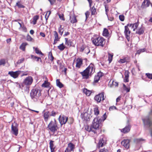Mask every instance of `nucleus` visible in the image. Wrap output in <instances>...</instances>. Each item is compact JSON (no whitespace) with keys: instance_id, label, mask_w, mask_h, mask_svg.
Wrapping results in <instances>:
<instances>
[{"instance_id":"43","label":"nucleus","mask_w":152,"mask_h":152,"mask_svg":"<svg viewBox=\"0 0 152 152\" xmlns=\"http://www.w3.org/2000/svg\"><path fill=\"white\" fill-rule=\"evenodd\" d=\"M145 48L140 49L137 51V53L139 54L141 53L144 52L145 51Z\"/></svg>"},{"instance_id":"23","label":"nucleus","mask_w":152,"mask_h":152,"mask_svg":"<svg viewBox=\"0 0 152 152\" xmlns=\"http://www.w3.org/2000/svg\"><path fill=\"white\" fill-rule=\"evenodd\" d=\"M76 61V67L79 68L82 64L83 61L81 59L78 58L77 59Z\"/></svg>"},{"instance_id":"31","label":"nucleus","mask_w":152,"mask_h":152,"mask_svg":"<svg viewBox=\"0 0 152 152\" xmlns=\"http://www.w3.org/2000/svg\"><path fill=\"white\" fill-rule=\"evenodd\" d=\"M27 45L26 43H23L20 47V49L23 51L25 50L26 46Z\"/></svg>"},{"instance_id":"44","label":"nucleus","mask_w":152,"mask_h":152,"mask_svg":"<svg viewBox=\"0 0 152 152\" xmlns=\"http://www.w3.org/2000/svg\"><path fill=\"white\" fill-rule=\"evenodd\" d=\"M35 51L36 53L37 54H39L42 56L43 55V54L39 50L38 48H35Z\"/></svg>"},{"instance_id":"25","label":"nucleus","mask_w":152,"mask_h":152,"mask_svg":"<svg viewBox=\"0 0 152 152\" xmlns=\"http://www.w3.org/2000/svg\"><path fill=\"white\" fill-rule=\"evenodd\" d=\"M49 116H50V113L49 111L45 113L44 114V117L45 121L47 122L48 121Z\"/></svg>"},{"instance_id":"46","label":"nucleus","mask_w":152,"mask_h":152,"mask_svg":"<svg viewBox=\"0 0 152 152\" xmlns=\"http://www.w3.org/2000/svg\"><path fill=\"white\" fill-rule=\"evenodd\" d=\"M123 87L124 90H126L127 92H129L130 91V88L129 87H127L125 85H123Z\"/></svg>"},{"instance_id":"64","label":"nucleus","mask_w":152,"mask_h":152,"mask_svg":"<svg viewBox=\"0 0 152 152\" xmlns=\"http://www.w3.org/2000/svg\"><path fill=\"white\" fill-rule=\"evenodd\" d=\"M59 41V39H55L54 40V43L53 44L54 45L57 42V41Z\"/></svg>"},{"instance_id":"32","label":"nucleus","mask_w":152,"mask_h":152,"mask_svg":"<svg viewBox=\"0 0 152 152\" xmlns=\"http://www.w3.org/2000/svg\"><path fill=\"white\" fill-rule=\"evenodd\" d=\"M68 39H65L66 42L65 44L67 45L68 46L70 47L72 46V42L70 40H68Z\"/></svg>"},{"instance_id":"34","label":"nucleus","mask_w":152,"mask_h":152,"mask_svg":"<svg viewBox=\"0 0 152 152\" xmlns=\"http://www.w3.org/2000/svg\"><path fill=\"white\" fill-rule=\"evenodd\" d=\"M108 60L109 61V63H110L112 61V59L113 56V53H108Z\"/></svg>"},{"instance_id":"10","label":"nucleus","mask_w":152,"mask_h":152,"mask_svg":"<svg viewBox=\"0 0 152 152\" xmlns=\"http://www.w3.org/2000/svg\"><path fill=\"white\" fill-rule=\"evenodd\" d=\"M129 24L125 26L124 34L126 38H129L131 35L130 31L129 30L128 27Z\"/></svg>"},{"instance_id":"7","label":"nucleus","mask_w":152,"mask_h":152,"mask_svg":"<svg viewBox=\"0 0 152 152\" xmlns=\"http://www.w3.org/2000/svg\"><path fill=\"white\" fill-rule=\"evenodd\" d=\"M33 80L32 77L29 76L25 78L23 81V83L26 86H30L32 84Z\"/></svg>"},{"instance_id":"6","label":"nucleus","mask_w":152,"mask_h":152,"mask_svg":"<svg viewBox=\"0 0 152 152\" xmlns=\"http://www.w3.org/2000/svg\"><path fill=\"white\" fill-rule=\"evenodd\" d=\"M104 39H93L92 40L93 43L95 45L97 46L101 45L103 46Z\"/></svg>"},{"instance_id":"51","label":"nucleus","mask_w":152,"mask_h":152,"mask_svg":"<svg viewBox=\"0 0 152 152\" xmlns=\"http://www.w3.org/2000/svg\"><path fill=\"white\" fill-rule=\"evenodd\" d=\"M5 64V61L4 59H2L0 60V65H4Z\"/></svg>"},{"instance_id":"19","label":"nucleus","mask_w":152,"mask_h":152,"mask_svg":"<svg viewBox=\"0 0 152 152\" xmlns=\"http://www.w3.org/2000/svg\"><path fill=\"white\" fill-rule=\"evenodd\" d=\"M105 144V142L103 139V137L102 136L99 140L98 145V147L99 148L102 147Z\"/></svg>"},{"instance_id":"35","label":"nucleus","mask_w":152,"mask_h":152,"mask_svg":"<svg viewBox=\"0 0 152 152\" xmlns=\"http://www.w3.org/2000/svg\"><path fill=\"white\" fill-rule=\"evenodd\" d=\"M66 47L63 43L60 44L58 46V48L61 51H63L65 48Z\"/></svg>"},{"instance_id":"63","label":"nucleus","mask_w":152,"mask_h":152,"mask_svg":"<svg viewBox=\"0 0 152 152\" xmlns=\"http://www.w3.org/2000/svg\"><path fill=\"white\" fill-rule=\"evenodd\" d=\"M103 1H104V3L105 4L110 2L111 0H103Z\"/></svg>"},{"instance_id":"20","label":"nucleus","mask_w":152,"mask_h":152,"mask_svg":"<svg viewBox=\"0 0 152 152\" xmlns=\"http://www.w3.org/2000/svg\"><path fill=\"white\" fill-rule=\"evenodd\" d=\"M85 129L87 131L89 132H93L94 134L97 133V132L96 130H94L93 129L92 127L91 126L89 127L88 125H86L85 126Z\"/></svg>"},{"instance_id":"61","label":"nucleus","mask_w":152,"mask_h":152,"mask_svg":"<svg viewBox=\"0 0 152 152\" xmlns=\"http://www.w3.org/2000/svg\"><path fill=\"white\" fill-rule=\"evenodd\" d=\"M90 15V12L88 11H86L85 13V15L86 16V18H88Z\"/></svg>"},{"instance_id":"13","label":"nucleus","mask_w":152,"mask_h":152,"mask_svg":"<svg viewBox=\"0 0 152 152\" xmlns=\"http://www.w3.org/2000/svg\"><path fill=\"white\" fill-rule=\"evenodd\" d=\"M129 140L128 139L124 140L121 142V144L126 148H128L129 147Z\"/></svg>"},{"instance_id":"2","label":"nucleus","mask_w":152,"mask_h":152,"mask_svg":"<svg viewBox=\"0 0 152 152\" xmlns=\"http://www.w3.org/2000/svg\"><path fill=\"white\" fill-rule=\"evenodd\" d=\"M103 119L102 120L99 117H96L94 119L91 126L94 130L96 132V130L101 126L102 121H104L106 119L107 117L106 113L103 115Z\"/></svg>"},{"instance_id":"62","label":"nucleus","mask_w":152,"mask_h":152,"mask_svg":"<svg viewBox=\"0 0 152 152\" xmlns=\"http://www.w3.org/2000/svg\"><path fill=\"white\" fill-rule=\"evenodd\" d=\"M40 35L42 37H45V34L44 33L41 32L40 33Z\"/></svg>"},{"instance_id":"37","label":"nucleus","mask_w":152,"mask_h":152,"mask_svg":"<svg viewBox=\"0 0 152 152\" xmlns=\"http://www.w3.org/2000/svg\"><path fill=\"white\" fill-rule=\"evenodd\" d=\"M48 58L51 61H52L54 58V57L53 56L52 53L51 51L49 52L48 55Z\"/></svg>"},{"instance_id":"58","label":"nucleus","mask_w":152,"mask_h":152,"mask_svg":"<svg viewBox=\"0 0 152 152\" xmlns=\"http://www.w3.org/2000/svg\"><path fill=\"white\" fill-rule=\"evenodd\" d=\"M116 109V107L115 106L111 107L109 108V110L110 111H112Z\"/></svg>"},{"instance_id":"24","label":"nucleus","mask_w":152,"mask_h":152,"mask_svg":"<svg viewBox=\"0 0 152 152\" xmlns=\"http://www.w3.org/2000/svg\"><path fill=\"white\" fill-rule=\"evenodd\" d=\"M129 24V26L130 27L132 26V28L133 29V31H135V30L137 29L139 25L138 23H136L134 24Z\"/></svg>"},{"instance_id":"27","label":"nucleus","mask_w":152,"mask_h":152,"mask_svg":"<svg viewBox=\"0 0 152 152\" xmlns=\"http://www.w3.org/2000/svg\"><path fill=\"white\" fill-rule=\"evenodd\" d=\"M90 7V10L91 12V15H95L97 14L96 12V8H95L94 6L92 7Z\"/></svg>"},{"instance_id":"39","label":"nucleus","mask_w":152,"mask_h":152,"mask_svg":"<svg viewBox=\"0 0 152 152\" xmlns=\"http://www.w3.org/2000/svg\"><path fill=\"white\" fill-rule=\"evenodd\" d=\"M58 15L60 19L64 21L65 20V18H64V15L63 14H60L58 13Z\"/></svg>"},{"instance_id":"60","label":"nucleus","mask_w":152,"mask_h":152,"mask_svg":"<svg viewBox=\"0 0 152 152\" xmlns=\"http://www.w3.org/2000/svg\"><path fill=\"white\" fill-rule=\"evenodd\" d=\"M99 152H109V151L107 149H103L100 150Z\"/></svg>"},{"instance_id":"48","label":"nucleus","mask_w":152,"mask_h":152,"mask_svg":"<svg viewBox=\"0 0 152 152\" xmlns=\"http://www.w3.org/2000/svg\"><path fill=\"white\" fill-rule=\"evenodd\" d=\"M100 78L97 75L95 76L94 78V82L95 83L98 82Z\"/></svg>"},{"instance_id":"38","label":"nucleus","mask_w":152,"mask_h":152,"mask_svg":"<svg viewBox=\"0 0 152 152\" xmlns=\"http://www.w3.org/2000/svg\"><path fill=\"white\" fill-rule=\"evenodd\" d=\"M118 86V83L115 81H113L112 82V85H110V86L111 87H116Z\"/></svg>"},{"instance_id":"59","label":"nucleus","mask_w":152,"mask_h":152,"mask_svg":"<svg viewBox=\"0 0 152 152\" xmlns=\"http://www.w3.org/2000/svg\"><path fill=\"white\" fill-rule=\"evenodd\" d=\"M89 4V6L90 7H91V6L92 4L93 3V1L92 0H87Z\"/></svg>"},{"instance_id":"30","label":"nucleus","mask_w":152,"mask_h":152,"mask_svg":"<svg viewBox=\"0 0 152 152\" xmlns=\"http://www.w3.org/2000/svg\"><path fill=\"white\" fill-rule=\"evenodd\" d=\"M39 16L38 15H36L33 17L32 20V22L33 24L35 25L36 24L37 21L39 19Z\"/></svg>"},{"instance_id":"17","label":"nucleus","mask_w":152,"mask_h":152,"mask_svg":"<svg viewBox=\"0 0 152 152\" xmlns=\"http://www.w3.org/2000/svg\"><path fill=\"white\" fill-rule=\"evenodd\" d=\"M70 20L71 23L74 24L76 23L77 22V20L76 16L74 14L72 16H70Z\"/></svg>"},{"instance_id":"54","label":"nucleus","mask_w":152,"mask_h":152,"mask_svg":"<svg viewBox=\"0 0 152 152\" xmlns=\"http://www.w3.org/2000/svg\"><path fill=\"white\" fill-rule=\"evenodd\" d=\"M56 114V113L54 111H53L51 114H50V116H55Z\"/></svg>"},{"instance_id":"3","label":"nucleus","mask_w":152,"mask_h":152,"mask_svg":"<svg viewBox=\"0 0 152 152\" xmlns=\"http://www.w3.org/2000/svg\"><path fill=\"white\" fill-rule=\"evenodd\" d=\"M48 128L51 132L55 133L58 128L57 123L55 119L51 121L48 125Z\"/></svg>"},{"instance_id":"16","label":"nucleus","mask_w":152,"mask_h":152,"mask_svg":"<svg viewBox=\"0 0 152 152\" xmlns=\"http://www.w3.org/2000/svg\"><path fill=\"white\" fill-rule=\"evenodd\" d=\"M151 2L150 0L144 1L142 4L141 7L143 8L148 7L149 6Z\"/></svg>"},{"instance_id":"36","label":"nucleus","mask_w":152,"mask_h":152,"mask_svg":"<svg viewBox=\"0 0 152 152\" xmlns=\"http://www.w3.org/2000/svg\"><path fill=\"white\" fill-rule=\"evenodd\" d=\"M84 50H85V51L86 50H88V51L87 52L85 51V53L87 54H88L90 52V50L88 47H86L85 48H84L83 46L81 48V51H83Z\"/></svg>"},{"instance_id":"18","label":"nucleus","mask_w":152,"mask_h":152,"mask_svg":"<svg viewBox=\"0 0 152 152\" xmlns=\"http://www.w3.org/2000/svg\"><path fill=\"white\" fill-rule=\"evenodd\" d=\"M131 126L129 125L126 126L124 128L121 129V132L124 133L128 132L130 130Z\"/></svg>"},{"instance_id":"8","label":"nucleus","mask_w":152,"mask_h":152,"mask_svg":"<svg viewBox=\"0 0 152 152\" xmlns=\"http://www.w3.org/2000/svg\"><path fill=\"white\" fill-rule=\"evenodd\" d=\"M68 119V117L64 115H63L62 116L60 115L59 117V121L61 125L65 124L67 121Z\"/></svg>"},{"instance_id":"4","label":"nucleus","mask_w":152,"mask_h":152,"mask_svg":"<svg viewBox=\"0 0 152 152\" xmlns=\"http://www.w3.org/2000/svg\"><path fill=\"white\" fill-rule=\"evenodd\" d=\"M18 124L15 122L12 123L11 125V133L16 136L18 135Z\"/></svg>"},{"instance_id":"15","label":"nucleus","mask_w":152,"mask_h":152,"mask_svg":"<svg viewBox=\"0 0 152 152\" xmlns=\"http://www.w3.org/2000/svg\"><path fill=\"white\" fill-rule=\"evenodd\" d=\"M94 66L93 64H91L86 68L87 69V71L90 74V75H91L94 72Z\"/></svg>"},{"instance_id":"49","label":"nucleus","mask_w":152,"mask_h":152,"mask_svg":"<svg viewBox=\"0 0 152 152\" xmlns=\"http://www.w3.org/2000/svg\"><path fill=\"white\" fill-rule=\"evenodd\" d=\"M146 76L149 79H152V74L147 73L145 74Z\"/></svg>"},{"instance_id":"5","label":"nucleus","mask_w":152,"mask_h":152,"mask_svg":"<svg viewBox=\"0 0 152 152\" xmlns=\"http://www.w3.org/2000/svg\"><path fill=\"white\" fill-rule=\"evenodd\" d=\"M104 100L105 98L104 96V93L102 92L98 95H96L94 97V99L98 102H100L102 100Z\"/></svg>"},{"instance_id":"40","label":"nucleus","mask_w":152,"mask_h":152,"mask_svg":"<svg viewBox=\"0 0 152 152\" xmlns=\"http://www.w3.org/2000/svg\"><path fill=\"white\" fill-rule=\"evenodd\" d=\"M49 83L46 81H45V82L42 84V87H44L45 88H47L49 86Z\"/></svg>"},{"instance_id":"47","label":"nucleus","mask_w":152,"mask_h":152,"mask_svg":"<svg viewBox=\"0 0 152 152\" xmlns=\"http://www.w3.org/2000/svg\"><path fill=\"white\" fill-rule=\"evenodd\" d=\"M119 18L120 20L123 21L124 20V16L123 15H120L119 16Z\"/></svg>"},{"instance_id":"33","label":"nucleus","mask_w":152,"mask_h":152,"mask_svg":"<svg viewBox=\"0 0 152 152\" xmlns=\"http://www.w3.org/2000/svg\"><path fill=\"white\" fill-rule=\"evenodd\" d=\"M57 86L60 88H62L63 87V85L60 82L59 79H57L56 80Z\"/></svg>"},{"instance_id":"41","label":"nucleus","mask_w":152,"mask_h":152,"mask_svg":"<svg viewBox=\"0 0 152 152\" xmlns=\"http://www.w3.org/2000/svg\"><path fill=\"white\" fill-rule=\"evenodd\" d=\"M144 32V31L143 29L141 28L139 29L137 31H136V33L139 35L142 34Z\"/></svg>"},{"instance_id":"26","label":"nucleus","mask_w":152,"mask_h":152,"mask_svg":"<svg viewBox=\"0 0 152 152\" xmlns=\"http://www.w3.org/2000/svg\"><path fill=\"white\" fill-rule=\"evenodd\" d=\"M83 91L86 96H90L92 93L91 91L86 88H84L83 89Z\"/></svg>"},{"instance_id":"22","label":"nucleus","mask_w":152,"mask_h":152,"mask_svg":"<svg viewBox=\"0 0 152 152\" xmlns=\"http://www.w3.org/2000/svg\"><path fill=\"white\" fill-rule=\"evenodd\" d=\"M15 25L16 26H18L19 25L20 27L19 28V29H22V30L24 32H26L27 31V29L24 26V25H22L20 23L17 22L16 24Z\"/></svg>"},{"instance_id":"53","label":"nucleus","mask_w":152,"mask_h":152,"mask_svg":"<svg viewBox=\"0 0 152 152\" xmlns=\"http://www.w3.org/2000/svg\"><path fill=\"white\" fill-rule=\"evenodd\" d=\"M53 33L55 38H58V34L57 32L56 31H54Z\"/></svg>"},{"instance_id":"28","label":"nucleus","mask_w":152,"mask_h":152,"mask_svg":"<svg viewBox=\"0 0 152 152\" xmlns=\"http://www.w3.org/2000/svg\"><path fill=\"white\" fill-rule=\"evenodd\" d=\"M16 6L19 8H24L25 7L20 1H18L16 3Z\"/></svg>"},{"instance_id":"42","label":"nucleus","mask_w":152,"mask_h":152,"mask_svg":"<svg viewBox=\"0 0 152 152\" xmlns=\"http://www.w3.org/2000/svg\"><path fill=\"white\" fill-rule=\"evenodd\" d=\"M94 114L96 115H97L99 114V111L97 107H96L94 108Z\"/></svg>"},{"instance_id":"29","label":"nucleus","mask_w":152,"mask_h":152,"mask_svg":"<svg viewBox=\"0 0 152 152\" xmlns=\"http://www.w3.org/2000/svg\"><path fill=\"white\" fill-rule=\"evenodd\" d=\"M129 58L128 57H126L123 58L121 59L118 61V62L121 63H124L128 61Z\"/></svg>"},{"instance_id":"56","label":"nucleus","mask_w":152,"mask_h":152,"mask_svg":"<svg viewBox=\"0 0 152 152\" xmlns=\"http://www.w3.org/2000/svg\"><path fill=\"white\" fill-rule=\"evenodd\" d=\"M129 72L128 71H126L125 72V77H129Z\"/></svg>"},{"instance_id":"52","label":"nucleus","mask_w":152,"mask_h":152,"mask_svg":"<svg viewBox=\"0 0 152 152\" xmlns=\"http://www.w3.org/2000/svg\"><path fill=\"white\" fill-rule=\"evenodd\" d=\"M50 2L51 5L54 4L56 2V0H48Z\"/></svg>"},{"instance_id":"45","label":"nucleus","mask_w":152,"mask_h":152,"mask_svg":"<svg viewBox=\"0 0 152 152\" xmlns=\"http://www.w3.org/2000/svg\"><path fill=\"white\" fill-rule=\"evenodd\" d=\"M58 31L59 34L61 35H62L63 32V28H62V25H60V27L58 28Z\"/></svg>"},{"instance_id":"1","label":"nucleus","mask_w":152,"mask_h":152,"mask_svg":"<svg viewBox=\"0 0 152 152\" xmlns=\"http://www.w3.org/2000/svg\"><path fill=\"white\" fill-rule=\"evenodd\" d=\"M30 95L31 99L34 101L42 103L43 98L41 96L40 90L39 89L34 88L32 89L30 93Z\"/></svg>"},{"instance_id":"55","label":"nucleus","mask_w":152,"mask_h":152,"mask_svg":"<svg viewBox=\"0 0 152 152\" xmlns=\"http://www.w3.org/2000/svg\"><path fill=\"white\" fill-rule=\"evenodd\" d=\"M103 74L101 72H99L97 73V74L96 75L98 76V77H99V78H100L102 76Z\"/></svg>"},{"instance_id":"9","label":"nucleus","mask_w":152,"mask_h":152,"mask_svg":"<svg viewBox=\"0 0 152 152\" xmlns=\"http://www.w3.org/2000/svg\"><path fill=\"white\" fill-rule=\"evenodd\" d=\"M20 71H18L16 72L10 71L8 72V74L14 78H16L18 77L20 74Z\"/></svg>"},{"instance_id":"11","label":"nucleus","mask_w":152,"mask_h":152,"mask_svg":"<svg viewBox=\"0 0 152 152\" xmlns=\"http://www.w3.org/2000/svg\"><path fill=\"white\" fill-rule=\"evenodd\" d=\"M75 149V145L72 143H69L68 144V147L67 148L65 152H71V151H74Z\"/></svg>"},{"instance_id":"21","label":"nucleus","mask_w":152,"mask_h":152,"mask_svg":"<svg viewBox=\"0 0 152 152\" xmlns=\"http://www.w3.org/2000/svg\"><path fill=\"white\" fill-rule=\"evenodd\" d=\"M54 141L50 140L49 144L51 152H55L56 147L53 144Z\"/></svg>"},{"instance_id":"12","label":"nucleus","mask_w":152,"mask_h":152,"mask_svg":"<svg viewBox=\"0 0 152 152\" xmlns=\"http://www.w3.org/2000/svg\"><path fill=\"white\" fill-rule=\"evenodd\" d=\"M87 71V69H86L83 72H80V74L82 76L83 78L87 79L88 78L89 76L90 75Z\"/></svg>"},{"instance_id":"14","label":"nucleus","mask_w":152,"mask_h":152,"mask_svg":"<svg viewBox=\"0 0 152 152\" xmlns=\"http://www.w3.org/2000/svg\"><path fill=\"white\" fill-rule=\"evenodd\" d=\"M102 35L105 37H110L111 34L110 33L108 29L106 28H104L102 33Z\"/></svg>"},{"instance_id":"50","label":"nucleus","mask_w":152,"mask_h":152,"mask_svg":"<svg viewBox=\"0 0 152 152\" xmlns=\"http://www.w3.org/2000/svg\"><path fill=\"white\" fill-rule=\"evenodd\" d=\"M24 60H25V58H22L21 59L19 60L18 61L17 63L18 64H20L21 63H22L24 61Z\"/></svg>"},{"instance_id":"57","label":"nucleus","mask_w":152,"mask_h":152,"mask_svg":"<svg viewBox=\"0 0 152 152\" xmlns=\"http://www.w3.org/2000/svg\"><path fill=\"white\" fill-rule=\"evenodd\" d=\"M104 6L106 14H107V12L109 11L108 7L107 6L106 4L104 5Z\"/></svg>"}]
</instances>
